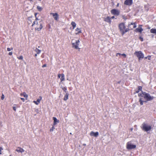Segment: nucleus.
I'll list each match as a JSON object with an SVG mask.
<instances>
[{
  "label": "nucleus",
  "instance_id": "f3484780",
  "mask_svg": "<svg viewBox=\"0 0 156 156\" xmlns=\"http://www.w3.org/2000/svg\"><path fill=\"white\" fill-rule=\"evenodd\" d=\"M69 95V94L68 93H66L64 98V101H66L68 99Z\"/></svg>",
  "mask_w": 156,
  "mask_h": 156
},
{
  "label": "nucleus",
  "instance_id": "3c124183",
  "mask_svg": "<svg viewBox=\"0 0 156 156\" xmlns=\"http://www.w3.org/2000/svg\"><path fill=\"white\" fill-rule=\"evenodd\" d=\"M133 25H131V27H133Z\"/></svg>",
  "mask_w": 156,
  "mask_h": 156
},
{
  "label": "nucleus",
  "instance_id": "0eeeda50",
  "mask_svg": "<svg viewBox=\"0 0 156 156\" xmlns=\"http://www.w3.org/2000/svg\"><path fill=\"white\" fill-rule=\"evenodd\" d=\"M73 40L72 41V44L73 45V47L75 48L76 49H80V48H78V46L80 43V41L79 40H76L75 42H73Z\"/></svg>",
  "mask_w": 156,
  "mask_h": 156
},
{
  "label": "nucleus",
  "instance_id": "37998d69",
  "mask_svg": "<svg viewBox=\"0 0 156 156\" xmlns=\"http://www.w3.org/2000/svg\"><path fill=\"white\" fill-rule=\"evenodd\" d=\"M13 109L15 111H16V108L15 107H13Z\"/></svg>",
  "mask_w": 156,
  "mask_h": 156
},
{
  "label": "nucleus",
  "instance_id": "412c9836",
  "mask_svg": "<svg viewBox=\"0 0 156 156\" xmlns=\"http://www.w3.org/2000/svg\"><path fill=\"white\" fill-rule=\"evenodd\" d=\"M61 81L62 82L65 80V76L63 74H61V77L60 78Z\"/></svg>",
  "mask_w": 156,
  "mask_h": 156
},
{
  "label": "nucleus",
  "instance_id": "dca6fc26",
  "mask_svg": "<svg viewBox=\"0 0 156 156\" xmlns=\"http://www.w3.org/2000/svg\"><path fill=\"white\" fill-rule=\"evenodd\" d=\"M16 151L18 152H20L21 153L24 152V150L23 149L19 147H17V149L16 150Z\"/></svg>",
  "mask_w": 156,
  "mask_h": 156
},
{
  "label": "nucleus",
  "instance_id": "aec40b11",
  "mask_svg": "<svg viewBox=\"0 0 156 156\" xmlns=\"http://www.w3.org/2000/svg\"><path fill=\"white\" fill-rule=\"evenodd\" d=\"M71 24L72 25L73 28V29H74L75 27H76V24L73 21H72L71 23Z\"/></svg>",
  "mask_w": 156,
  "mask_h": 156
},
{
  "label": "nucleus",
  "instance_id": "20e7f679",
  "mask_svg": "<svg viewBox=\"0 0 156 156\" xmlns=\"http://www.w3.org/2000/svg\"><path fill=\"white\" fill-rule=\"evenodd\" d=\"M119 28L122 35H123L125 34L124 30L126 28L125 23H119Z\"/></svg>",
  "mask_w": 156,
  "mask_h": 156
},
{
  "label": "nucleus",
  "instance_id": "6e6552de",
  "mask_svg": "<svg viewBox=\"0 0 156 156\" xmlns=\"http://www.w3.org/2000/svg\"><path fill=\"white\" fill-rule=\"evenodd\" d=\"M126 147L128 149L131 150L135 148L136 147V145H133L129 142H128L127 143Z\"/></svg>",
  "mask_w": 156,
  "mask_h": 156
},
{
  "label": "nucleus",
  "instance_id": "9d476101",
  "mask_svg": "<svg viewBox=\"0 0 156 156\" xmlns=\"http://www.w3.org/2000/svg\"><path fill=\"white\" fill-rule=\"evenodd\" d=\"M50 15H52L55 20H58L59 19V16L57 13L51 12Z\"/></svg>",
  "mask_w": 156,
  "mask_h": 156
},
{
  "label": "nucleus",
  "instance_id": "a878e982",
  "mask_svg": "<svg viewBox=\"0 0 156 156\" xmlns=\"http://www.w3.org/2000/svg\"><path fill=\"white\" fill-rule=\"evenodd\" d=\"M37 9L40 11H41L42 9V8L41 7L39 6H37Z\"/></svg>",
  "mask_w": 156,
  "mask_h": 156
},
{
  "label": "nucleus",
  "instance_id": "09e8293b",
  "mask_svg": "<svg viewBox=\"0 0 156 156\" xmlns=\"http://www.w3.org/2000/svg\"><path fill=\"white\" fill-rule=\"evenodd\" d=\"M37 56V54H36L35 55V56L36 57Z\"/></svg>",
  "mask_w": 156,
  "mask_h": 156
},
{
  "label": "nucleus",
  "instance_id": "c9c22d12",
  "mask_svg": "<svg viewBox=\"0 0 156 156\" xmlns=\"http://www.w3.org/2000/svg\"><path fill=\"white\" fill-rule=\"evenodd\" d=\"M39 100V101H41V100L42 99V97L41 96H40L39 97V98L38 99Z\"/></svg>",
  "mask_w": 156,
  "mask_h": 156
},
{
  "label": "nucleus",
  "instance_id": "de8ad7c7",
  "mask_svg": "<svg viewBox=\"0 0 156 156\" xmlns=\"http://www.w3.org/2000/svg\"><path fill=\"white\" fill-rule=\"evenodd\" d=\"M148 56H147V57H145V59H147V58H148Z\"/></svg>",
  "mask_w": 156,
  "mask_h": 156
},
{
  "label": "nucleus",
  "instance_id": "cd10ccee",
  "mask_svg": "<svg viewBox=\"0 0 156 156\" xmlns=\"http://www.w3.org/2000/svg\"><path fill=\"white\" fill-rule=\"evenodd\" d=\"M17 58L19 59H20V60H23V56L22 55H21V56H20V57H17Z\"/></svg>",
  "mask_w": 156,
  "mask_h": 156
},
{
  "label": "nucleus",
  "instance_id": "2eb2a0df",
  "mask_svg": "<svg viewBox=\"0 0 156 156\" xmlns=\"http://www.w3.org/2000/svg\"><path fill=\"white\" fill-rule=\"evenodd\" d=\"M53 119L54 120L53 125L55 126L59 122V121L55 117H53Z\"/></svg>",
  "mask_w": 156,
  "mask_h": 156
},
{
  "label": "nucleus",
  "instance_id": "4be33fe9",
  "mask_svg": "<svg viewBox=\"0 0 156 156\" xmlns=\"http://www.w3.org/2000/svg\"><path fill=\"white\" fill-rule=\"evenodd\" d=\"M21 96L23 95L25 98H27L28 97V95L26 94V93L25 92H24L23 94H21Z\"/></svg>",
  "mask_w": 156,
  "mask_h": 156
},
{
  "label": "nucleus",
  "instance_id": "1a4fd4ad",
  "mask_svg": "<svg viewBox=\"0 0 156 156\" xmlns=\"http://www.w3.org/2000/svg\"><path fill=\"white\" fill-rule=\"evenodd\" d=\"M111 12L112 14L116 16H118L120 13L119 11V10L115 9L112 10Z\"/></svg>",
  "mask_w": 156,
  "mask_h": 156
},
{
  "label": "nucleus",
  "instance_id": "ddd939ff",
  "mask_svg": "<svg viewBox=\"0 0 156 156\" xmlns=\"http://www.w3.org/2000/svg\"><path fill=\"white\" fill-rule=\"evenodd\" d=\"M90 135L91 136H94L95 137H97L99 135V133L98 132L94 133L91 131L90 133Z\"/></svg>",
  "mask_w": 156,
  "mask_h": 156
},
{
  "label": "nucleus",
  "instance_id": "79ce46f5",
  "mask_svg": "<svg viewBox=\"0 0 156 156\" xmlns=\"http://www.w3.org/2000/svg\"><path fill=\"white\" fill-rule=\"evenodd\" d=\"M12 52H9V55H12Z\"/></svg>",
  "mask_w": 156,
  "mask_h": 156
},
{
  "label": "nucleus",
  "instance_id": "b1692460",
  "mask_svg": "<svg viewBox=\"0 0 156 156\" xmlns=\"http://www.w3.org/2000/svg\"><path fill=\"white\" fill-rule=\"evenodd\" d=\"M35 51L37 52V54H39L41 52V50L38 49L37 48H36L35 49Z\"/></svg>",
  "mask_w": 156,
  "mask_h": 156
},
{
  "label": "nucleus",
  "instance_id": "39448f33",
  "mask_svg": "<svg viewBox=\"0 0 156 156\" xmlns=\"http://www.w3.org/2000/svg\"><path fill=\"white\" fill-rule=\"evenodd\" d=\"M134 54L138 58L139 60L144 58V55L141 51H136Z\"/></svg>",
  "mask_w": 156,
  "mask_h": 156
},
{
  "label": "nucleus",
  "instance_id": "f03ea898",
  "mask_svg": "<svg viewBox=\"0 0 156 156\" xmlns=\"http://www.w3.org/2000/svg\"><path fill=\"white\" fill-rule=\"evenodd\" d=\"M43 22L42 20H41L39 22L37 21H35L33 22L32 25V26H33L34 25H36V27H35V30L39 31L41 30L43 27L42 24Z\"/></svg>",
  "mask_w": 156,
  "mask_h": 156
},
{
  "label": "nucleus",
  "instance_id": "f704fd0d",
  "mask_svg": "<svg viewBox=\"0 0 156 156\" xmlns=\"http://www.w3.org/2000/svg\"><path fill=\"white\" fill-rule=\"evenodd\" d=\"M4 98V96L3 94H2L1 98L2 100H3Z\"/></svg>",
  "mask_w": 156,
  "mask_h": 156
},
{
  "label": "nucleus",
  "instance_id": "864d4df0",
  "mask_svg": "<svg viewBox=\"0 0 156 156\" xmlns=\"http://www.w3.org/2000/svg\"><path fill=\"white\" fill-rule=\"evenodd\" d=\"M133 128H131V130H133Z\"/></svg>",
  "mask_w": 156,
  "mask_h": 156
},
{
  "label": "nucleus",
  "instance_id": "5701e85b",
  "mask_svg": "<svg viewBox=\"0 0 156 156\" xmlns=\"http://www.w3.org/2000/svg\"><path fill=\"white\" fill-rule=\"evenodd\" d=\"M33 102L35 104L38 105L40 103V101H39V100L37 99L36 101H34Z\"/></svg>",
  "mask_w": 156,
  "mask_h": 156
},
{
  "label": "nucleus",
  "instance_id": "423d86ee",
  "mask_svg": "<svg viewBox=\"0 0 156 156\" xmlns=\"http://www.w3.org/2000/svg\"><path fill=\"white\" fill-rule=\"evenodd\" d=\"M151 126L150 125H148L145 123H143L142 124V128L143 130L147 132L151 129Z\"/></svg>",
  "mask_w": 156,
  "mask_h": 156
},
{
  "label": "nucleus",
  "instance_id": "2f4dec72",
  "mask_svg": "<svg viewBox=\"0 0 156 156\" xmlns=\"http://www.w3.org/2000/svg\"><path fill=\"white\" fill-rule=\"evenodd\" d=\"M121 55H122V56H123L124 57V58H126V54H124V53H123V54H122Z\"/></svg>",
  "mask_w": 156,
  "mask_h": 156
},
{
  "label": "nucleus",
  "instance_id": "f8f14e48",
  "mask_svg": "<svg viewBox=\"0 0 156 156\" xmlns=\"http://www.w3.org/2000/svg\"><path fill=\"white\" fill-rule=\"evenodd\" d=\"M142 25H139V27L136 28L135 29V31L136 32H139L141 33L143 30V29L141 27Z\"/></svg>",
  "mask_w": 156,
  "mask_h": 156
},
{
  "label": "nucleus",
  "instance_id": "a18cd8bd",
  "mask_svg": "<svg viewBox=\"0 0 156 156\" xmlns=\"http://www.w3.org/2000/svg\"><path fill=\"white\" fill-rule=\"evenodd\" d=\"M140 90H139L138 89L136 91V93H138L140 92Z\"/></svg>",
  "mask_w": 156,
  "mask_h": 156
},
{
  "label": "nucleus",
  "instance_id": "bb28decb",
  "mask_svg": "<svg viewBox=\"0 0 156 156\" xmlns=\"http://www.w3.org/2000/svg\"><path fill=\"white\" fill-rule=\"evenodd\" d=\"M62 88L65 92H66L67 88L66 87H62Z\"/></svg>",
  "mask_w": 156,
  "mask_h": 156
},
{
  "label": "nucleus",
  "instance_id": "a19ab883",
  "mask_svg": "<svg viewBox=\"0 0 156 156\" xmlns=\"http://www.w3.org/2000/svg\"><path fill=\"white\" fill-rule=\"evenodd\" d=\"M46 66H47L46 64H44V65H43L42 66V67L43 68H44V67H46Z\"/></svg>",
  "mask_w": 156,
  "mask_h": 156
},
{
  "label": "nucleus",
  "instance_id": "7ed1b4c3",
  "mask_svg": "<svg viewBox=\"0 0 156 156\" xmlns=\"http://www.w3.org/2000/svg\"><path fill=\"white\" fill-rule=\"evenodd\" d=\"M136 27V23H133V22H131L130 23H129L128 25V28H126L124 30L125 34L128 31L130 30H132L133 28H135Z\"/></svg>",
  "mask_w": 156,
  "mask_h": 156
},
{
  "label": "nucleus",
  "instance_id": "c03bdc74",
  "mask_svg": "<svg viewBox=\"0 0 156 156\" xmlns=\"http://www.w3.org/2000/svg\"><path fill=\"white\" fill-rule=\"evenodd\" d=\"M148 60H150L151 59V56H148Z\"/></svg>",
  "mask_w": 156,
  "mask_h": 156
},
{
  "label": "nucleus",
  "instance_id": "6ab92c4d",
  "mask_svg": "<svg viewBox=\"0 0 156 156\" xmlns=\"http://www.w3.org/2000/svg\"><path fill=\"white\" fill-rule=\"evenodd\" d=\"M76 31H78V32L77 33H76V34H79L81 33L82 32L81 30L80 29L78 28L76 29Z\"/></svg>",
  "mask_w": 156,
  "mask_h": 156
},
{
  "label": "nucleus",
  "instance_id": "9b49d317",
  "mask_svg": "<svg viewBox=\"0 0 156 156\" xmlns=\"http://www.w3.org/2000/svg\"><path fill=\"white\" fill-rule=\"evenodd\" d=\"M132 0H126L124 4L125 5L130 6L132 4Z\"/></svg>",
  "mask_w": 156,
  "mask_h": 156
},
{
  "label": "nucleus",
  "instance_id": "e433bc0d",
  "mask_svg": "<svg viewBox=\"0 0 156 156\" xmlns=\"http://www.w3.org/2000/svg\"><path fill=\"white\" fill-rule=\"evenodd\" d=\"M61 74H58V78H60L61 77Z\"/></svg>",
  "mask_w": 156,
  "mask_h": 156
},
{
  "label": "nucleus",
  "instance_id": "8fccbe9b",
  "mask_svg": "<svg viewBox=\"0 0 156 156\" xmlns=\"http://www.w3.org/2000/svg\"><path fill=\"white\" fill-rule=\"evenodd\" d=\"M83 146H86V144H83Z\"/></svg>",
  "mask_w": 156,
  "mask_h": 156
},
{
  "label": "nucleus",
  "instance_id": "ea45409f",
  "mask_svg": "<svg viewBox=\"0 0 156 156\" xmlns=\"http://www.w3.org/2000/svg\"><path fill=\"white\" fill-rule=\"evenodd\" d=\"M122 54H121V53H117L116 54V56H118V55H119V56L121 55Z\"/></svg>",
  "mask_w": 156,
  "mask_h": 156
},
{
  "label": "nucleus",
  "instance_id": "f257e3e1",
  "mask_svg": "<svg viewBox=\"0 0 156 156\" xmlns=\"http://www.w3.org/2000/svg\"><path fill=\"white\" fill-rule=\"evenodd\" d=\"M143 94L144 98L145 100V101H143V98H140L139 101L141 105H143V102L146 103L148 101H152L154 99V97L153 96L150 95L149 93L144 92L143 93Z\"/></svg>",
  "mask_w": 156,
  "mask_h": 156
},
{
  "label": "nucleus",
  "instance_id": "7c9ffc66",
  "mask_svg": "<svg viewBox=\"0 0 156 156\" xmlns=\"http://www.w3.org/2000/svg\"><path fill=\"white\" fill-rule=\"evenodd\" d=\"M13 49V48H7V50L8 51H11V50H12Z\"/></svg>",
  "mask_w": 156,
  "mask_h": 156
},
{
  "label": "nucleus",
  "instance_id": "393cba45",
  "mask_svg": "<svg viewBox=\"0 0 156 156\" xmlns=\"http://www.w3.org/2000/svg\"><path fill=\"white\" fill-rule=\"evenodd\" d=\"M142 93H139L138 94V96L139 97H141V98H143V97H144V96H143V92H143V91H141Z\"/></svg>",
  "mask_w": 156,
  "mask_h": 156
},
{
  "label": "nucleus",
  "instance_id": "603ef678",
  "mask_svg": "<svg viewBox=\"0 0 156 156\" xmlns=\"http://www.w3.org/2000/svg\"><path fill=\"white\" fill-rule=\"evenodd\" d=\"M119 5V4H118H118H117V6H118Z\"/></svg>",
  "mask_w": 156,
  "mask_h": 156
},
{
  "label": "nucleus",
  "instance_id": "4468645a",
  "mask_svg": "<svg viewBox=\"0 0 156 156\" xmlns=\"http://www.w3.org/2000/svg\"><path fill=\"white\" fill-rule=\"evenodd\" d=\"M104 20L107 22L111 23V18L109 16H107L106 18H104Z\"/></svg>",
  "mask_w": 156,
  "mask_h": 156
},
{
  "label": "nucleus",
  "instance_id": "58836bf2",
  "mask_svg": "<svg viewBox=\"0 0 156 156\" xmlns=\"http://www.w3.org/2000/svg\"><path fill=\"white\" fill-rule=\"evenodd\" d=\"M2 150H3V148H2V147H0V154H2L1 151Z\"/></svg>",
  "mask_w": 156,
  "mask_h": 156
},
{
  "label": "nucleus",
  "instance_id": "c85d7f7f",
  "mask_svg": "<svg viewBox=\"0 0 156 156\" xmlns=\"http://www.w3.org/2000/svg\"><path fill=\"white\" fill-rule=\"evenodd\" d=\"M55 129V128L54 126H53L50 129V132H52L53 131V130Z\"/></svg>",
  "mask_w": 156,
  "mask_h": 156
},
{
  "label": "nucleus",
  "instance_id": "5fc2aeb1",
  "mask_svg": "<svg viewBox=\"0 0 156 156\" xmlns=\"http://www.w3.org/2000/svg\"><path fill=\"white\" fill-rule=\"evenodd\" d=\"M10 156H11V155H10Z\"/></svg>",
  "mask_w": 156,
  "mask_h": 156
},
{
  "label": "nucleus",
  "instance_id": "c756f323",
  "mask_svg": "<svg viewBox=\"0 0 156 156\" xmlns=\"http://www.w3.org/2000/svg\"><path fill=\"white\" fill-rule=\"evenodd\" d=\"M138 90H140V91H142V87H141V86H139V87H138Z\"/></svg>",
  "mask_w": 156,
  "mask_h": 156
},
{
  "label": "nucleus",
  "instance_id": "a211bd4d",
  "mask_svg": "<svg viewBox=\"0 0 156 156\" xmlns=\"http://www.w3.org/2000/svg\"><path fill=\"white\" fill-rule=\"evenodd\" d=\"M150 32L154 34H156V29L152 28L150 30Z\"/></svg>",
  "mask_w": 156,
  "mask_h": 156
},
{
  "label": "nucleus",
  "instance_id": "473e14b6",
  "mask_svg": "<svg viewBox=\"0 0 156 156\" xmlns=\"http://www.w3.org/2000/svg\"><path fill=\"white\" fill-rule=\"evenodd\" d=\"M37 15V13H35V17H36V19H35V21H37V20H39L37 18V17H36V16Z\"/></svg>",
  "mask_w": 156,
  "mask_h": 156
},
{
  "label": "nucleus",
  "instance_id": "49530a36",
  "mask_svg": "<svg viewBox=\"0 0 156 156\" xmlns=\"http://www.w3.org/2000/svg\"><path fill=\"white\" fill-rule=\"evenodd\" d=\"M114 18H115V16H112L111 18H111V19H114Z\"/></svg>",
  "mask_w": 156,
  "mask_h": 156
},
{
  "label": "nucleus",
  "instance_id": "72a5a7b5",
  "mask_svg": "<svg viewBox=\"0 0 156 156\" xmlns=\"http://www.w3.org/2000/svg\"><path fill=\"white\" fill-rule=\"evenodd\" d=\"M139 38L141 41H143V38L141 37H140Z\"/></svg>",
  "mask_w": 156,
  "mask_h": 156
},
{
  "label": "nucleus",
  "instance_id": "4c0bfd02",
  "mask_svg": "<svg viewBox=\"0 0 156 156\" xmlns=\"http://www.w3.org/2000/svg\"><path fill=\"white\" fill-rule=\"evenodd\" d=\"M24 102L25 101V99L24 98H20Z\"/></svg>",
  "mask_w": 156,
  "mask_h": 156
}]
</instances>
